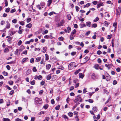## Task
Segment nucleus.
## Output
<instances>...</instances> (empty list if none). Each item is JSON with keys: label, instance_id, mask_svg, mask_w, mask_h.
<instances>
[{"label": "nucleus", "instance_id": "obj_1", "mask_svg": "<svg viewBox=\"0 0 121 121\" xmlns=\"http://www.w3.org/2000/svg\"><path fill=\"white\" fill-rule=\"evenodd\" d=\"M82 99L80 95H78L77 96L75 97L74 102L75 103H76L77 101H79V102H81L82 101Z\"/></svg>", "mask_w": 121, "mask_h": 121}, {"label": "nucleus", "instance_id": "obj_2", "mask_svg": "<svg viewBox=\"0 0 121 121\" xmlns=\"http://www.w3.org/2000/svg\"><path fill=\"white\" fill-rule=\"evenodd\" d=\"M35 103L37 104H41L42 102V99L37 97L35 98Z\"/></svg>", "mask_w": 121, "mask_h": 121}, {"label": "nucleus", "instance_id": "obj_3", "mask_svg": "<svg viewBox=\"0 0 121 121\" xmlns=\"http://www.w3.org/2000/svg\"><path fill=\"white\" fill-rule=\"evenodd\" d=\"M75 65V63L74 62L71 63L68 65L69 69V70H71L73 68L74 66Z\"/></svg>", "mask_w": 121, "mask_h": 121}, {"label": "nucleus", "instance_id": "obj_4", "mask_svg": "<svg viewBox=\"0 0 121 121\" xmlns=\"http://www.w3.org/2000/svg\"><path fill=\"white\" fill-rule=\"evenodd\" d=\"M64 23V20H62L59 23L56 24V25L57 27H59L61 26H63Z\"/></svg>", "mask_w": 121, "mask_h": 121}, {"label": "nucleus", "instance_id": "obj_5", "mask_svg": "<svg viewBox=\"0 0 121 121\" xmlns=\"http://www.w3.org/2000/svg\"><path fill=\"white\" fill-rule=\"evenodd\" d=\"M121 11V8L118 7L116 9V13L117 15H119Z\"/></svg>", "mask_w": 121, "mask_h": 121}, {"label": "nucleus", "instance_id": "obj_6", "mask_svg": "<svg viewBox=\"0 0 121 121\" xmlns=\"http://www.w3.org/2000/svg\"><path fill=\"white\" fill-rule=\"evenodd\" d=\"M98 78V76L95 74L93 73L91 76V78L92 79H97Z\"/></svg>", "mask_w": 121, "mask_h": 121}, {"label": "nucleus", "instance_id": "obj_7", "mask_svg": "<svg viewBox=\"0 0 121 121\" xmlns=\"http://www.w3.org/2000/svg\"><path fill=\"white\" fill-rule=\"evenodd\" d=\"M13 29H10L9 31V35L12 36L16 33V31H13Z\"/></svg>", "mask_w": 121, "mask_h": 121}, {"label": "nucleus", "instance_id": "obj_8", "mask_svg": "<svg viewBox=\"0 0 121 121\" xmlns=\"http://www.w3.org/2000/svg\"><path fill=\"white\" fill-rule=\"evenodd\" d=\"M51 35H46L44 37V38L46 39H52L53 37L52 36V33H51L50 34Z\"/></svg>", "mask_w": 121, "mask_h": 121}, {"label": "nucleus", "instance_id": "obj_9", "mask_svg": "<svg viewBox=\"0 0 121 121\" xmlns=\"http://www.w3.org/2000/svg\"><path fill=\"white\" fill-rule=\"evenodd\" d=\"M42 78V77L41 75H39V76L36 75L34 79L35 80L38 79L39 80H41Z\"/></svg>", "mask_w": 121, "mask_h": 121}, {"label": "nucleus", "instance_id": "obj_10", "mask_svg": "<svg viewBox=\"0 0 121 121\" xmlns=\"http://www.w3.org/2000/svg\"><path fill=\"white\" fill-rule=\"evenodd\" d=\"M112 65V64H105V66L108 68V70L110 69Z\"/></svg>", "mask_w": 121, "mask_h": 121}, {"label": "nucleus", "instance_id": "obj_11", "mask_svg": "<svg viewBox=\"0 0 121 121\" xmlns=\"http://www.w3.org/2000/svg\"><path fill=\"white\" fill-rule=\"evenodd\" d=\"M6 23L7 24L5 26L6 28L8 29H9L10 28V24L8 21L6 22Z\"/></svg>", "mask_w": 121, "mask_h": 121}, {"label": "nucleus", "instance_id": "obj_12", "mask_svg": "<svg viewBox=\"0 0 121 121\" xmlns=\"http://www.w3.org/2000/svg\"><path fill=\"white\" fill-rule=\"evenodd\" d=\"M104 5V4L102 2H100L99 3H98L97 4V8L98 9L101 6Z\"/></svg>", "mask_w": 121, "mask_h": 121}, {"label": "nucleus", "instance_id": "obj_13", "mask_svg": "<svg viewBox=\"0 0 121 121\" xmlns=\"http://www.w3.org/2000/svg\"><path fill=\"white\" fill-rule=\"evenodd\" d=\"M86 25L87 26L90 27L91 25V23L90 22H87L86 23Z\"/></svg>", "mask_w": 121, "mask_h": 121}, {"label": "nucleus", "instance_id": "obj_14", "mask_svg": "<svg viewBox=\"0 0 121 121\" xmlns=\"http://www.w3.org/2000/svg\"><path fill=\"white\" fill-rule=\"evenodd\" d=\"M52 0H48V3L47 4V5L48 6H50L51 4L52 3Z\"/></svg>", "mask_w": 121, "mask_h": 121}, {"label": "nucleus", "instance_id": "obj_15", "mask_svg": "<svg viewBox=\"0 0 121 121\" xmlns=\"http://www.w3.org/2000/svg\"><path fill=\"white\" fill-rule=\"evenodd\" d=\"M32 24L31 23H29L27 24L26 25V27L28 28H30L32 27Z\"/></svg>", "mask_w": 121, "mask_h": 121}, {"label": "nucleus", "instance_id": "obj_16", "mask_svg": "<svg viewBox=\"0 0 121 121\" xmlns=\"http://www.w3.org/2000/svg\"><path fill=\"white\" fill-rule=\"evenodd\" d=\"M79 78H82L84 76V75L82 73H79Z\"/></svg>", "mask_w": 121, "mask_h": 121}, {"label": "nucleus", "instance_id": "obj_17", "mask_svg": "<svg viewBox=\"0 0 121 121\" xmlns=\"http://www.w3.org/2000/svg\"><path fill=\"white\" fill-rule=\"evenodd\" d=\"M51 67V65L50 64L47 65H46V67L47 69H49Z\"/></svg>", "mask_w": 121, "mask_h": 121}, {"label": "nucleus", "instance_id": "obj_18", "mask_svg": "<svg viewBox=\"0 0 121 121\" xmlns=\"http://www.w3.org/2000/svg\"><path fill=\"white\" fill-rule=\"evenodd\" d=\"M51 74H49L48 75L47 77V79L48 80H49L51 78Z\"/></svg>", "mask_w": 121, "mask_h": 121}, {"label": "nucleus", "instance_id": "obj_19", "mask_svg": "<svg viewBox=\"0 0 121 121\" xmlns=\"http://www.w3.org/2000/svg\"><path fill=\"white\" fill-rule=\"evenodd\" d=\"M106 77H107L108 78L106 79V80L107 81H109L110 79L111 78L110 76L108 74Z\"/></svg>", "mask_w": 121, "mask_h": 121}, {"label": "nucleus", "instance_id": "obj_20", "mask_svg": "<svg viewBox=\"0 0 121 121\" xmlns=\"http://www.w3.org/2000/svg\"><path fill=\"white\" fill-rule=\"evenodd\" d=\"M91 5V3H88L86 5L84 6L83 7L84 8H85L86 7H87Z\"/></svg>", "mask_w": 121, "mask_h": 121}, {"label": "nucleus", "instance_id": "obj_21", "mask_svg": "<svg viewBox=\"0 0 121 121\" xmlns=\"http://www.w3.org/2000/svg\"><path fill=\"white\" fill-rule=\"evenodd\" d=\"M80 27L81 28H83L86 26V25L85 24H80Z\"/></svg>", "mask_w": 121, "mask_h": 121}, {"label": "nucleus", "instance_id": "obj_22", "mask_svg": "<svg viewBox=\"0 0 121 121\" xmlns=\"http://www.w3.org/2000/svg\"><path fill=\"white\" fill-rule=\"evenodd\" d=\"M41 59V57H37L36 59V60H35V61L36 62H38Z\"/></svg>", "mask_w": 121, "mask_h": 121}, {"label": "nucleus", "instance_id": "obj_23", "mask_svg": "<svg viewBox=\"0 0 121 121\" xmlns=\"http://www.w3.org/2000/svg\"><path fill=\"white\" fill-rule=\"evenodd\" d=\"M81 71V69H78L76 71L74 72V73L76 75L80 71Z\"/></svg>", "mask_w": 121, "mask_h": 121}, {"label": "nucleus", "instance_id": "obj_24", "mask_svg": "<svg viewBox=\"0 0 121 121\" xmlns=\"http://www.w3.org/2000/svg\"><path fill=\"white\" fill-rule=\"evenodd\" d=\"M23 29H20L18 31V33L20 34H22L23 31Z\"/></svg>", "mask_w": 121, "mask_h": 121}, {"label": "nucleus", "instance_id": "obj_25", "mask_svg": "<svg viewBox=\"0 0 121 121\" xmlns=\"http://www.w3.org/2000/svg\"><path fill=\"white\" fill-rule=\"evenodd\" d=\"M97 107H94L93 108V110L95 112H97Z\"/></svg>", "mask_w": 121, "mask_h": 121}, {"label": "nucleus", "instance_id": "obj_26", "mask_svg": "<svg viewBox=\"0 0 121 121\" xmlns=\"http://www.w3.org/2000/svg\"><path fill=\"white\" fill-rule=\"evenodd\" d=\"M47 48L46 47H44L43 48V51H42V52L44 53L46 51Z\"/></svg>", "mask_w": 121, "mask_h": 121}, {"label": "nucleus", "instance_id": "obj_27", "mask_svg": "<svg viewBox=\"0 0 121 121\" xmlns=\"http://www.w3.org/2000/svg\"><path fill=\"white\" fill-rule=\"evenodd\" d=\"M71 30V28L70 27H68L67 28V32L68 33H69Z\"/></svg>", "mask_w": 121, "mask_h": 121}, {"label": "nucleus", "instance_id": "obj_28", "mask_svg": "<svg viewBox=\"0 0 121 121\" xmlns=\"http://www.w3.org/2000/svg\"><path fill=\"white\" fill-rule=\"evenodd\" d=\"M104 24L105 26H108V25H109L110 24V22H108L106 21H105L104 22Z\"/></svg>", "mask_w": 121, "mask_h": 121}, {"label": "nucleus", "instance_id": "obj_29", "mask_svg": "<svg viewBox=\"0 0 121 121\" xmlns=\"http://www.w3.org/2000/svg\"><path fill=\"white\" fill-rule=\"evenodd\" d=\"M97 26V25L96 24L94 23L92 25L91 27H94V28H96Z\"/></svg>", "mask_w": 121, "mask_h": 121}, {"label": "nucleus", "instance_id": "obj_30", "mask_svg": "<svg viewBox=\"0 0 121 121\" xmlns=\"http://www.w3.org/2000/svg\"><path fill=\"white\" fill-rule=\"evenodd\" d=\"M48 105L47 104H46L43 106V108H44L45 109H47L48 107Z\"/></svg>", "mask_w": 121, "mask_h": 121}, {"label": "nucleus", "instance_id": "obj_31", "mask_svg": "<svg viewBox=\"0 0 121 121\" xmlns=\"http://www.w3.org/2000/svg\"><path fill=\"white\" fill-rule=\"evenodd\" d=\"M58 39L60 41H62L64 40V38L62 36H61L58 38Z\"/></svg>", "mask_w": 121, "mask_h": 121}, {"label": "nucleus", "instance_id": "obj_32", "mask_svg": "<svg viewBox=\"0 0 121 121\" xmlns=\"http://www.w3.org/2000/svg\"><path fill=\"white\" fill-rule=\"evenodd\" d=\"M68 114L69 117H72L73 116V114L72 112H70L68 113Z\"/></svg>", "mask_w": 121, "mask_h": 121}, {"label": "nucleus", "instance_id": "obj_33", "mask_svg": "<svg viewBox=\"0 0 121 121\" xmlns=\"http://www.w3.org/2000/svg\"><path fill=\"white\" fill-rule=\"evenodd\" d=\"M67 19L69 20H70L71 19V17L70 14H69L67 15Z\"/></svg>", "mask_w": 121, "mask_h": 121}, {"label": "nucleus", "instance_id": "obj_34", "mask_svg": "<svg viewBox=\"0 0 121 121\" xmlns=\"http://www.w3.org/2000/svg\"><path fill=\"white\" fill-rule=\"evenodd\" d=\"M79 103H78L77 104H76L75 106H74L73 108V110H74V109L77 106V105L79 104Z\"/></svg>", "mask_w": 121, "mask_h": 121}, {"label": "nucleus", "instance_id": "obj_35", "mask_svg": "<svg viewBox=\"0 0 121 121\" xmlns=\"http://www.w3.org/2000/svg\"><path fill=\"white\" fill-rule=\"evenodd\" d=\"M113 26L115 27V30L117 28V23L116 22L114 23L113 25Z\"/></svg>", "mask_w": 121, "mask_h": 121}, {"label": "nucleus", "instance_id": "obj_36", "mask_svg": "<svg viewBox=\"0 0 121 121\" xmlns=\"http://www.w3.org/2000/svg\"><path fill=\"white\" fill-rule=\"evenodd\" d=\"M99 20V18L98 17H97L93 20V22H97Z\"/></svg>", "mask_w": 121, "mask_h": 121}, {"label": "nucleus", "instance_id": "obj_37", "mask_svg": "<svg viewBox=\"0 0 121 121\" xmlns=\"http://www.w3.org/2000/svg\"><path fill=\"white\" fill-rule=\"evenodd\" d=\"M31 20V19L30 18H28L26 19V22L27 23L30 22Z\"/></svg>", "mask_w": 121, "mask_h": 121}, {"label": "nucleus", "instance_id": "obj_38", "mask_svg": "<svg viewBox=\"0 0 121 121\" xmlns=\"http://www.w3.org/2000/svg\"><path fill=\"white\" fill-rule=\"evenodd\" d=\"M45 60H48L49 59L48 56L47 54H45Z\"/></svg>", "mask_w": 121, "mask_h": 121}, {"label": "nucleus", "instance_id": "obj_39", "mask_svg": "<svg viewBox=\"0 0 121 121\" xmlns=\"http://www.w3.org/2000/svg\"><path fill=\"white\" fill-rule=\"evenodd\" d=\"M35 80H33L30 82V83L31 85H34L35 84Z\"/></svg>", "mask_w": 121, "mask_h": 121}, {"label": "nucleus", "instance_id": "obj_40", "mask_svg": "<svg viewBox=\"0 0 121 121\" xmlns=\"http://www.w3.org/2000/svg\"><path fill=\"white\" fill-rule=\"evenodd\" d=\"M60 108V106L59 105H58L55 108V109L56 110H58Z\"/></svg>", "mask_w": 121, "mask_h": 121}, {"label": "nucleus", "instance_id": "obj_41", "mask_svg": "<svg viewBox=\"0 0 121 121\" xmlns=\"http://www.w3.org/2000/svg\"><path fill=\"white\" fill-rule=\"evenodd\" d=\"M76 52H73L71 53V54L72 56H74L76 54Z\"/></svg>", "mask_w": 121, "mask_h": 121}, {"label": "nucleus", "instance_id": "obj_42", "mask_svg": "<svg viewBox=\"0 0 121 121\" xmlns=\"http://www.w3.org/2000/svg\"><path fill=\"white\" fill-rule=\"evenodd\" d=\"M62 117L65 119H68V118L65 115H63L62 116Z\"/></svg>", "mask_w": 121, "mask_h": 121}, {"label": "nucleus", "instance_id": "obj_43", "mask_svg": "<svg viewBox=\"0 0 121 121\" xmlns=\"http://www.w3.org/2000/svg\"><path fill=\"white\" fill-rule=\"evenodd\" d=\"M19 22L20 24L22 26L24 25V22L23 21H19Z\"/></svg>", "mask_w": 121, "mask_h": 121}, {"label": "nucleus", "instance_id": "obj_44", "mask_svg": "<svg viewBox=\"0 0 121 121\" xmlns=\"http://www.w3.org/2000/svg\"><path fill=\"white\" fill-rule=\"evenodd\" d=\"M98 66L99 65L97 64L95 65V66H94L95 68L96 69H99V68H98L99 66Z\"/></svg>", "mask_w": 121, "mask_h": 121}, {"label": "nucleus", "instance_id": "obj_45", "mask_svg": "<svg viewBox=\"0 0 121 121\" xmlns=\"http://www.w3.org/2000/svg\"><path fill=\"white\" fill-rule=\"evenodd\" d=\"M3 75L4 76H7L8 75V73L6 72H5L4 71L3 72Z\"/></svg>", "mask_w": 121, "mask_h": 121}, {"label": "nucleus", "instance_id": "obj_46", "mask_svg": "<svg viewBox=\"0 0 121 121\" xmlns=\"http://www.w3.org/2000/svg\"><path fill=\"white\" fill-rule=\"evenodd\" d=\"M9 84L10 85H12L13 83V82L12 81H10L9 82Z\"/></svg>", "mask_w": 121, "mask_h": 121}, {"label": "nucleus", "instance_id": "obj_47", "mask_svg": "<svg viewBox=\"0 0 121 121\" xmlns=\"http://www.w3.org/2000/svg\"><path fill=\"white\" fill-rule=\"evenodd\" d=\"M27 59L28 58H23L22 60V62H24L25 61H26L27 60Z\"/></svg>", "mask_w": 121, "mask_h": 121}, {"label": "nucleus", "instance_id": "obj_48", "mask_svg": "<svg viewBox=\"0 0 121 121\" xmlns=\"http://www.w3.org/2000/svg\"><path fill=\"white\" fill-rule=\"evenodd\" d=\"M10 10V9L9 8H7L5 10V12L7 13H8L9 11Z\"/></svg>", "mask_w": 121, "mask_h": 121}, {"label": "nucleus", "instance_id": "obj_49", "mask_svg": "<svg viewBox=\"0 0 121 121\" xmlns=\"http://www.w3.org/2000/svg\"><path fill=\"white\" fill-rule=\"evenodd\" d=\"M5 87L7 88V89L9 90H11L12 89L8 85H6L5 86Z\"/></svg>", "mask_w": 121, "mask_h": 121}, {"label": "nucleus", "instance_id": "obj_50", "mask_svg": "<svg viewBox=\"0 0 121 121\" xmlns=\"http://www.w3.org/2000/svg\"><path fill=\"white\" fill-rule=\"evenodd\" d=\"M9 51V49L7 48H5L4 50V52H8Z\"/></svg>", "mask_w": 121, "mask_h": 121}, {"label": "nucleus", "instance_id": "obj_51", "mask_svg": "<svg viewBox=\"0 0 121 121\" xmlns=\"http://www.w3.org/2000/svg\"><path fill=\"white\" fill-rule=\"evenodd\" d=\"M22 43V41L21 40H20L17 43V45H20Z\"/></svg>", "mask_w": 121, "mask_h": 121}, {"label": "nucleus", "instance_id": "obj_52", "mask_svg": "<svg viewBox=\"0 0 121 121\" xmlns=\"http://www.w3.org/2000/svg\"><path fill=\"white\" fill-rule=\"evenodd\" d=\"M45 4L43 2H42L40 3V5L42 6H44L45 5Z\"/></svg>", "mask_w": 121, "mask_h": 121}, {"label": "nucleus", "instance_id": "obj_53", "mask_svg": "<svg viewBox=\"0 0 121 121\" xmlns=\"http://www.w3.org/2000/svg\"><path fill=\"white\" fill-rule=\"evenodd\" d=\"M117 82L116 80H114L113 81V84L114 85H116L117 84Z\"/></svg>", "mask_w": 121, "mask_h": 121}, {"label": "nucleus", "instance_id": "obj_54", "mask_svg": "<svg viewBox=\"0 0 121 121\" xmlns=\"http://www.w3.org/2000/svg\"><path fill=\"white\" fill-rule=\"evenodd\" d=\"M75 8L77 12L80 9L77 6L75 7Z\"/></svg>", "mask_w": 121, "mask_h": 121}, {"label": "nucleus", "instance_id": "obj_55", "mask_svg": "<svg viewBox=\"0 0 121 121\" xmlns=\"http://www.w3.org/2000/svg\"><path fill=\"white\" fill-rule=\"evenodd\" d=\"M98 3V2L97 1H94L92 3L94 5H96L97 4V3Z\"/></svg>", "mask_w": 121, "mask_h": 121}, {"label": "nucleus", "instance_id": "obj_56", "mask_svg": "<svg viewBox=\"0 0 121 121\" xmlns=\"http://www.w3.org/2000/svg\"><path fill=\"white\" fill-rule=\"evenodd\" d=\"M76 33V30L75 29H74L72 31L71 33L72 34H75Z\"/></svg>", "mask_w": 121, "mask_h": 121}, {"label": "nucleus", "instance_id": "obj_57", "mask_svg": "<svg viewBox=\"0 0 121 121\" xmlns=\"http://www.w3.org/2000/svg\"><path fill=\"white\" fill-rule=\"evenodd\" d=\"M16 11V10L15 9H12L10 11V13H13L15 12Z\"/></svg>", "mask_w": 121, "mask_h": 121}, {"label": "nucleus", "instance_id": "obj_58", "mask_svg": "<svg viewBox=\"0 0 121 121\" xmlns=\"http://www.w3.org/2000/svg\"><path fill=\"white\" fill-rule=\"evenodd\" d=\"M58 69H61L62 70H63L64 69V68L62 66H60L59 67V68H58Z\"/></svg>", "mask_w": 121, "mask_h": 121}, {"label": "nucleus", "instance_id": "obj_59", "mask_svg": "<svg viewBox=\"0 0 121 121\" xmlns=\"http://www.w3.org/2000/svg\"><path fill=\"white\" fill-rule=\"evenodd\" d=\"M48 30H45L44 32L43 33V35H45V34H46L48 32Z\"/></svg>", "mask_w": 121, "mask_h": 121}, {"label": "nucleus", "instance_id": "obj_60", "mask_svg": "<svg viewBox=\"0 0 121 121\" xmlns=\"http://www.w3.org/2000/svg\"><path fill=\"white\" fill-rule=\"evenodd\" d=\"M102 53V52L100 50L98 51L97 52V54L98 55H100Z\"/></svg>", "mask_w": 121, "mask_h": 121}, {"label": "nucleus", "instance_id": "obj_61", "mask_svg": "<svg viewBox=\"0 0 121 121\" xmlns=\"http://www.w3.org/2000/svg\"><path fill=\"white\" fill-rule=\"evenodd\" d=\"M51 103L52 104H54L55 103V101L53 99H52L51 100Z\"/></svg>", "mask_w": 121, "mask_h": 121}, {"label": "nucleus", "instance_id": "obj_62", "mask_svg": "<svg viewBox=\"0 0 121 121\" xmlns=\"http://www.w3.org/2000/svg\"><path fill=\"white\" fill-rule=\"evenodd\" d=\"M90 31H89L87 32H86L85 34V35L86 36H88L89 34H90Z\"/></svg>", "mask_w": 121, "mask_h": 121}, {"label": "nucleus", "instance_id": "obj_63", "mask_svg": "<svg viewBox=\"0 0 121 121\" xmlns=\"http://www.w3.org/2000/svg\"><path fill=\"white\" fill-rule=\"evenodd\" d=\"M76 121H78L79 119L78 118V116H76L75 117Z\"/></svg>", "mask_w": 121, "mask_h": 121}, {"label": "nucleus", "instance_id": "obj_64", "mask_svg": "<svg viewBox=\"0 0 121 121\" xmlns=\"http://www.w3.org/2000/svg\"><path fill=\"white\" fill-rule=\"evenodd\" d=\"M9 120L8 118H3V121H9Z\"/></svg>", "mask_w": 121, "mask_h": 121}]
</instances>
